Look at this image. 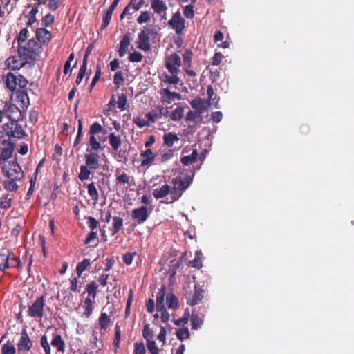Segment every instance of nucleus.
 Here are the masks:
<instances>
[{
  "label": "nucleus",
  "instance_id": "1",
  "mask_svg": "<svg viewBox=\"0 0 354 354\" xmlns=\"http://www.w3.org/2000/svg\"><path fill=\"white\" fill-rule=\"evenodd\" d=\"M41 46L34 39L27 41L25 46H18V55L22 57L24 63L30 66L34 65L35 60L39 59V50Z\"/></svg>",
  "mask_w": 354,
  "mask_h": 354
},
{
  "label": "nucleus",
  "instance_id": "2",
  "mask_svg": "<svg viewBox=\"0 0 354 354\" xmlns=\"http://www.w3.org/2000/svg\"><path fill=\"white\" fill-rule=\"evenodd\" d=\"M193 183V177L191 175H186L182 177V176H176V178H172L171 184V202L174 203L176 200L179 199L183 196V192Z\"/></svg>",
  "mask_w": 354,
  "mask_h": 354
},
{
  "label": "nucleus",
  "instance_id": "3",
  "mask_svg": "<svg viewBox=\"0 0 354 354\" xmlns=\"http://www.w3.org/2000/svg\"><path fill=\"white\" fill-rule=\"evenodd\" d=\"M15 142L10 140L6 127L3 124L0 130V165L1 161L8 160L11 158L15 151Z\"/></svg>",
  "mask_w": 354,
  "mask_h": 354
},
{
  "label": "nucleus",
  "instance_id": "4",
  "mask_svg": "<svg viewBox=\"0 0 354 354\" xmlns=\"http://www.w3.org/2000/svg\"><path fill=\"white\" fill-rule=\"evenodd\" d=\"M6 86L11 92H17L18 88L27 87L28 80L23 75L19 73H8L5 79Z\"/></svg>",
  "mask_w": 354,
  "mask_h": 354
},
{
  "label": "nucleus",
  "instance_id": "5",
  "mask_svg": "<svg viewBox=\"0 0 354 354\" xmlns=\"http://www.w3.org/2000/svg\"><path fill=\"white\" fill-rule=\"evenodd\" d=\"M23 121L6 122V130L8 131L10 140H23L28 136L21 122Z\"/></svg>",
  "mask_w": 354,
  "mask_h": 354
},
{
  "label": "nucleus",
  "instance_id": "6",
  "mask_svg": "<svg viewBox=\"0 0 354 354\" xmlns=\"http://www.w3.org/2000/svg\"><path fill=\"white\" fill-rule=\"evenodd\" d=\"M46 306L45 298L44 296L39 297L36 300L28 306V315L35 319H41L44 315V308Z\"/></svg>",
  "mask_w": 354,
  "mask_h": 354
},
{
  "label": "nucleus",
  "instance_id": "7",
  "mask_svg": "<svg viewBox=\"0 0 354 354\" xmlns=\"http://www.w3.org/2000/svg\"><path fill=\"white\" fill-rule=\"evenodd\" d=\"M1 169L2 172L8 178H13L19 180L24 178V174L19 164L17 163V159L9 162Z\"/></svg>",
  "mask_w": 354,
  "mask_h": 354
},
{
  "label": "nucleus",
  "instance_id": "8",
  "mask_svg": "<svg viewBox=\"0 0 354 354\" xmlns=\"http://www.w3.org/2000/svg\"><path fill=\"white\" fill-rule=\"evenodd\" d=\"M204 289L199 284H195L194 291L186 292L185 297L189 306H196L201 301L204 297Z\"/></svg>",
  "mask_w": 354,
  "mask_h": 354
},
{
  "label": "nucleus",
  "instance_id": "9",
  "mask_svg": "<svg viewBox=\"0 0 354 354\" xmlns=\"http://www.w3.org/2000/svg\"><path fill=\"white\" fill-rule=\"evenodd\" d=\"M181 64L180 57L176 53H172L165 57V66L169 73H179V67Z\"/></svg>",
  "mask_w": 354,
  "mask_h": 354
},
{
  "label": "nucleus",
  "instance_id": "10",
  "mask_svg": "<svg viewBox=\"0 0 354 354\" xmlns=\"http://www.w3.org/2000/svg\"><path fill=\"white\" fill-rule=\"evenodd\" d=\"M39 0H37L33 4H28L26 8L23 12V15L27 19V26H31L37 21L36 15L39 12Z\"/></svg>",
  "mask_w": 354,
  "mask_h": 354
},
{
  "label": "nucleus",
  "instance_id": "11",
  "mask_svg": "<svg viewBox=\"0 0 354 354\" xmlns=\"http://www.w3.org/2000/svg\"><path fill=\"white\" fill-rule=\"evenodd\" d=\"M6 118L8 122L23 121L24 115L19 107L11 103H6Z\"/></svg>",
  "mask_w": 354,
  "mask_h": 354
},
{
  "label": "nucleus",
  "instance_id": "12",
  "mask_svg": "<svg viewBox=\"0 0 354 354\" xmlns=\"http://www.w3.org/2000/svg\"><path fill=\"white\" fill-rule=\"evenodd\" d=\"M33 345V341L30 338L27 330L23 329L21 332L20 339L17 344L18 353H28L31 350Z\"/></svg>",
  "mask_w": 354,
  "mask_h": 354
},
{
  "label": "nucleus",
  "instance_id": "13",
  "mask_svg": "<svg viewBox=\"0 0 354 354\" xmlns=\"http://www.w3.org/2000/svg\"><path fill=\"white\" fill-rule=\"evenodd\" d=\"M185 19L181 16L180 12H176L168 21V26L178 35L183 33L185 30Z\"/></svg>",
  "mask_w": 354,
  "mask_h": 354
},
{
  "label": "nucleus",
  "instance_id": "14",
  "mask_svg": "<svg viewBox=\"0 0 354 354\" xmlns=\"http://www.w3.org/2000/svg\"><path fill=\"white\" fill-rule=\"evenodd\" d=\"M85 164L92 170H96L100 167V155L97 151L86 149V153L84 155Z\"/></svg>",
  "mask_w": 354,
  "mask_h": 354
},
{
  "label": "nucleus",
  "instance_id": "15",
  "mask_svg": "<svg viewBox=\"0 0 354 354\" xmlns=\"http://www.w3.org/2000/svg\"><path fill=\"white\" fill-rule=\"evenodd\" d=\"M148 218L149 212L147 206H141L131 211V219L135 221L138 225L145 223Z\"/></svg>",
  "mask_w": 354,
  "mask_h": 354
},
{
  "label": "nucleus",
  "instance_id": "16",
  "mask_svg": "<svg viewBox=\"0 0 354 354\" xmlns=\"http://www.w3.org/2000/svg\"><path fill=\"white\" fill-rule=\"evenodd\" d=\"M156 109H158V111H155V109H152V111H149L146 115V117L148 118V121L150 122H155L157 119L161 118L162 117L167 118L169 114L168 107L158 106Z\"/></svg>",
  "mask_w": 354,
  "mask_h": 354
},
{
  "label": "nucleus",
  "instance_id": "17",
  "mask_svg": "<svg viewBox=\"0 0 354 354\" xmlns=\"http://www.w3.org/2000/svg\"><path fill=\"white\" fill-rule=\"evenodd\" d=\"M115 183L118 185H127V187H130L132 184V181L133 178L132 176L129 175L128 173L121 171L120 169H117L115 170Z\"/></svg>",
  "mask_w": 354,
  "mask_h": 354
},
{
  "label": "nucleus",
  "instance_id": "18",
  "mask_svg": "<svg viewBox=\"0 0 354 354\" xmlns=\"http://www.w3.org/2000/svg\"><path fill=\"white\" fill-rule=\"evenodd\" d=\"M35 37L41 46L48 44L51 40V32L43 26L37 28L35 30Z\"/></svg>",
  "mask_w": 354,
  "mask_h": 354
},
{
  "label": "nucleus",
  "instance_id": "19",
  "mask_svg": "<svg viewBox=\"0 0 354 354\" xmlns=\"http://www.w3.org/2000/svg\"><path fill=\"white\" fill-rule=\"evenodd\" d=\"M6 64L8 68L12 70H18L21 68V67L26 66V64L24 63L23 58H20L19 56L12 55L8 57L6 59Z\"/></svg>",
  "mask_w": 354,
  "mask_h": 354
},
{
  "label": "nucleus",
  "instance_id": "20",
  "mask_svg": "<svg viewBox=\"0 0 354 354\" xmlns=\"http://www.w3.org/2000/svg\"><path fill=\"white\" fill-rule=\"evenodd\" d=\"M16 98L18 102L21 103L23 109H27L30 104V99L27 93V87L18 88L16 92Z\"/></svg>",
  "mask_w": 354,
  "mask_h": 354
},
{
  "label": "nucleus",
  "instance_id": "21",
  "mask_svg": "<svg viewBox=\"0 0 354 354\" xmlns=\"http://www.w3.org/2000/svg\"><path fill=\"white\" fill-rule=\"evenodd\" d=\"M138 49L144 51H149L151 49L148 32L145 30H141L138 35Z\"/></svg>",
  "mask_w": 354,
  "mask_h": 354
},
{
  "label": "nucleus",
  "instance_id": "22",
  "mask_svg": "<svg viewBox=\"0 0 354 354\" xmlns=\"http://www.w3.org/2000/svg\"><path fill=\"white\" fill-rule=\"evenodd\" d=\"M50 344L57 349L59 353H63L66 348V344L62 335L57 332L53 335Z\"/></svg>",
  "mask_w": 354,
  "mask_h": 354
},
{
  "label": "nucleus",
  "instance_id": "23",
  "mask_svg": "<svg viewBox=\"0 0 354 354\" xmlns=\"http://www.w3.org/2000/svg\"><path fill=\"white\" fill-rule=\"evenodd\" d=\"M166 296V287L163 284L156 293V310H160L165 307Z\"/></svg>",
  "mask_w": 354,
  "mask_h": 354
},
{
  "label": "nucleus",
  "instance_id": "24",
  "mask_svg": "<svg viewBox=\"0 0 354 354\" xmlns=\"http://www.w3.org/2000/svg\"><path fill=\"white\" fill-rule=\"evenodd\" d=\"M131 37L129 33L123 35L122 40L119 43L118 54L120 57H123L128 51V46L130 45Z\"/></svg>",
  "mask_w": 354,
  "mask_h": 354
},
{
  "label": "nucleus",
  "instance_id": "25",
  "mask_svg": "<svg viewBox=\"0 0 354 354\" xmlns=\"http://www.w3.org/2000/svg\"><path fill=\"white\" fill-rule=\"evenodd\" d=\"M169 194H171V187L168 184L162 185L160 188L153 189L152 192L153 197L157 199L165 198Z\"/></svg>",
  "mask_w": 354,
  "mask_h": 354
},
{
  "label": "nucleus",
  "instance_id": "26",
  "mask_svg": "<svg viewBox=\"0 0 354 354\" xmlns=\"http://www.w3.org/2000/svg\"><path fill=\"white\" fill-rule=\"evenodd\" d=\"M151 6L153 12L159 15L165 14L167 10L164 0H151Z\"/></svg>",
  "mask_w": 354,
  "mask_h": 354
},
{
  "label": "nucleus",
  "instance_id": "27",
  "mask_svg": "<svg viewBox=\"0 0 354 354\" xmlns=\"http://www.w3.org/2000/svg\"><path fill=\"white\" fill-rule=\"evenodd\" d=\"M163 93L165 95L161 97V100L164 103L170 104L175 99H180V93L171 92L169 88H164Z\"/></svg>",
  "mask_w": 354,
  "mask_h": 354
},
{
  "label": "nucleus",
  "instance_id": "28",
  "mask_svg": "<svg viewBox=\"0 0 354 354\" xmlns=\"http://www.w3.org/2000/svg\"><path fill=\"white\" fill-rule=\"evenodd\" d=\"M22 264L21 260L17 256L14 254L12 251L8 250V268H21Z\"/></svg>",
  "mask_w": 354,
  "mask_h": 354
},
{
  "label": "nucleus",
  "instance_id": "29",
  "mask_svg": "<svg viewBox=\"0 0 354 354\" xmlns=\"http://www.w3.org/2000/svg\"><path fill=\"white\" fill-rule=\"evenodd\" d=\"M190 320L192 329L198 330L200 328L201 325H203V323L204 322V316L199 315L196 314V313H195L194 310H193L192 313Z\"/></svg>",
  "mask_w": 354,
  "mask_h": 354
},
{
  "label": "nucleus",
  "instance_id": "30",
  "mask_svg": "<svg viewBox=\"0 0 354 354\" xmlns=\"http://www.w3.org/2000/svg\"><path fill=\"white\" fill-rule=\"evenodd\" d=\"M166 303L169 308L176 309L180 306L178 298L173 292L167 294Z\"/></svg>",
  "mask_w": 354,
  "mask_h": 354
},
{
  "label": "nucleus",
  "instance_id": "31",
  "mask_svg": "<svg viewBox=\"0 0 354 354\" xmlns=\"http://www.w3.org/2000/svg\"><path fill=\"white\" fill-rule=\"evenodd\" d=\"M140 156L144 158V159L141 162L142 166H146L152 164L156 157V156L153 153L152 150L150 149H148L142 151Z\"/></svg>",
  "mask_w": 354,
  "mask_h": 354
},
{
  "label": "nucleus",
  "instance_id": "32",
  "mask_svg": "<svg viewBox=\"0 0 354 354\" xmlns=\"http://www.w3.org/2000/svg\"><path fill=\"white\" fill-rule=\"evenodd\" d=\"M95 300H93L91 297H87L85 298L83 304V308L84 310L83 315L86 317H90L93 310V303Z\"/></svg>",
  "mask_w": 354,
  "mask_h": 354
},
{
  "label": "nucleus",
  "instance_id": "33",
  "mask_svg": "<svg viewBox=\"0 0 354 354\" xmlns=\"http://www.w3.org/2000/svg\"><path fill=\"white\" fill-rule=\"evenodd\" d=\"M180 138L174 132L165 133L163 136L164 144L168 147H173L176 142H178Z\"/></svg>",
  "mask_w": 354,
  "mask_h": 354
},
{
  "label": "nucleus",
  "instance_id": "34",
  "mask_svg": "<svg viewBox=\"0 0 354 354\" xmlns=\"http://www.w3.org/2000/svg\"><path fill=\"white\" fill-rule=\"evenodd\" d=\"M190 105L193 109H196L197 113H199L201 116L205 110V102L201 97L193 99L190 102Z\"/></svg>",
  "mask_w": 354,
  "mask_h": 354
},
{
  "label": "nucleus",
  "instance_id": "35",
  "mask_svg": "<svg viewBox=\"0 0 354 354\" xmlns=\"http://www.w3.org/2000/svg\"><path fill=\"white\" fill-rule=\"evenodd\" d=\"M109 142L113 151L120 149L122 140L119 136H116L115 133H111L108 136Z\"/></svg>",
  "mask_w": 354,
  "mask_h": 354
},
{
  "label": "nucleus",
  "instance_id": "36",
  "mask_svg": "<svg viewBox=\"0 0 354 354\" xmlns=\"http://www.w3.org/2000/svg\"><path fill=\"white\" fill-rule=\"evenodd\" d=\"M198 156L197 149H194L192 154L182 156L180 162L184 165H192L196 162Z\"/></svg>",
  "mask_w": 354,
  "mask_h": 354
},
{
  "label": "nucleus",
  "instance_id": "37",
  "mask_svg": "<svg viewBox=\"0 0 354 354\" xmlns=\"http://www.w3.org/2000/svg\"><path fill=\"white\" fill-rule=\"evenodd\" d=\"M65 0H39V3L46 4L50 11H56Z\"/></svg>",
  "mask_w": 354,
  "mask_h": 354
},
{
  "label": "nucleus",
  "instance_id": "38",
  "mask_svg": "<svg viewBox=\"0 0 354 354\" xmlns=\"http://www.w3.org/2000/svg\"><path fill=\"white\" fill-rule=\"evenodd\" d=\"M124 221L122 218L118 216H114L112 218V227L111 232L112 234H116L121 228L123 227Z\"/></svg>",
  "mask_w": 354,
  "mask_h": 354
},
{
  "label": "nucleus",
  "instance_id": "39",
  "mask_svg": "<svg viewBox=\"0 0 354 354\" xmlns=\"http://www.w3.org/2000/svg\"><path fill=\"white\" fill-rule=\"evenodd\" d=\"M86 291L88 294V297H90L93 299H95L98 292V286L95 281H93L87 283L86 287Z\"/></svg>",
  "mask_w": 354,
  "mask_h": 354
},
{
  "label": "nucleus",
  "instance_id": "40",
  "mask_svg": "<svg viewBox=\"0 0 354 354\" xmlns=\"http://www.w3.org/2000/svg\"><path fill=\"white\" fill-rule=\"evenodd\" d=\"M92 174V169L88 167V165H82L80 166V171L78 174V178L80 180L84 182L85 180H88L90 178V175Z\"/></svg>",
  "mask_w": 354,
  "mask_h": 354
},
{
  "label": "nucleus",
  "instance_id": "41",
  "mask_svg": "<svg viewBox=\"0 0 354 354\" xmlns=\"http://www.w3.org/2000/svg\"><path fill=\"white\" fill-rule=\"evenodd\" d=\"M201 250H196L195 253L194 259L189 261L188 266L192 268H194L196 269H200L202 268V261H201Z\"/></svg>",
  "mask_w": 354,
  "mask_h": 354
},
{
  "label": "nucleus",
  "instance_id": "42",
  "mask_svg": "<svg viewBox=\"0 0 354 354\" xmlns=\"http://www.w3.org/2000/svg\"><path fill=\"white\" fill-rule=\"evenodd\" d=\"M91 263L88 259H84L82 261V262H80L76 266V272L78 275V277H80L82 272L87 270L88 267L91 266Z\"/></svg>",
  "mask_w": 354,
  "mask_h": 354
},
{
  "label": "nucleus",
  "instance_id": "43",
  "mask_svg": "<svg viewBox=\"0 0 354 354\" xmlns=\"http://www.w3.org/2000/svg\"><path fill=\"white\" fill-rule=\"evenodd\" d=\"M87 192L90 198L95 201L99 199V193L96 189L95 183L92 182L87 185Z\"/></svg>",
  "mask_w": 354,
  "mask_h": 354
},
{
  "label": "nucleus",
  "instance_id": "44",
  "mask_svg": "<svg viewBox=\"0 0 354 354\" xmlns=\"http://www.w3.org/2000/svg\"><path fill=\"white\" fill-rule=\"evenodd\" d=\"M183 66L184 67H191L192 66V61L193 59V51L189 48H187L184 50V54L183 55Z\"/></svg>",
  "mask_w": 354,
  "mask_h": 354
},
{
  "label": "nucleus",
  "instance_id": "45",
  "mask_svg": "<svg viewBox=\"0 0 354 354\" xmlns=\"http://www.w3.org/2000/svg\"><path fill=\"white\" fill-rule=\"evenodd\" d=\"M111 322V319L107 315L106 313H101L99 318V324L101 330H106L109 324Z\"/></svg>",
  "mask_w": 354,
  "mask_h": 354
},
{
  "label": "nucleus",
  "instance_id": "46",
  "mask_svg": "<svg viewBox=\"0 0 354 354\" xmlns=\"http://www.w3.org/2000/svg\"><path fill=\"white\" fill-rule=\"evenodd\" d=\"M113 10H111V8H109L108 10H106V13L104 14L103 18H102V26H100V30L101 31L104 30V28H106V27H108L109 26V24L110 23L111 21V19L112 18V14H113Z\"/></svg>",
  "mask_w": 354,
  "mask_h": 354
},
{
  "label": "nucleus",
  "instance_id": "47",
  "mask_svg": "<svg viewBox=\"0 0 354 354\" xmlns=\"http://www.w3.org/2000/svg\"><path fill=\"white\" fill-rule=\"evenodd\" d=\"M184 113V109L182 106H177L173 110L170 115V118L172 121H180Z\"/></svg>",
  "mask_w": 354,
  "mask_h": 354
},
{
  "label": "nucleus",
  "instance_id": "48",
  "mask_svg": "<svg viewBox=\"0 0 354 354\" xmlns=\"http://www.w3.org/2000/svg\"><path fill=\"white\" fill-rule=\"evenodd\" d=\"M17 179L8 178L3 183V187L10 192H16L19 188L17 184Z\"/></svg>",
  "mask_w": 354,
  "mask_h": 354
},
{
  "label": "nucleus",
  "instance_id": "49",
  "mask_svg": "<svg viewBox=\"0 0 354 354\" xmlns=\"http://www.w3.org/2000/svg\"><path fill=\"white\" fill-rule=\"evenodd\" d=\"M16 349L15 345L10 341H7L5 344L2 346L1 354H15Z\"/></svg>",
  "mask_w": 354,
  "mask_h": 354
},
{
  "label": "nucleus",
  "instance_id": "50",
  "mask_svg": "<svg viewBox=\"0 0 354 354\" xmlns=\"http://www.w3.org/2000/svg\"><path fill=\"white\" fill-rule=\"evenodd\" d=\"M8 250L6 252L0 254V270L4 272L8 269Z\"/></svg>",
  "mask_w": 354,
  "mask_h": 354
},
{
  "label": "nucleus",
  "instance_id": "51",
  "mask_svg": "<svg viewBox=\"0 0 354 354\" xmlns=\"http://www.w3.org/2000/svg\"><path fill=\"white\" fill-rule=\"evenodd\" d=\"M40 344L43 348L45 354H51V347L46 335H43L40 339Z\"/></svg>",
  "mask_w": 354,
  "mask_h": 354
},
{
  "label": "nucleus",
  "instance_id": "52",
  "mask_svg": "<svg viewBox=\"0 0 354 354\" xmlns=\"http://www.w3.org/2000/svg\"><path fill=\"white\" fill-rule=\"evenodd\" d=\"M88 142L91 146V149H89V150L98 151L101 149V144L95 135H90Z\"/></svg>",
  "mask_w": 354,
  "mask_h": 354
},
{
  "label": "nucleus",
  "instance_id": "53",
  "mask_svg": "<svg viewBox=\"0 0 354 354\" xmlns=\"http://www.w3.org/2000/svg\"><path fill=\"white\" fill-rule=\"evenodd\" d=\"M86 70H87V64H84L82 62V64L81 65L80 69H79V73L77 75V77L75 79V84L77 85H79L82 80L84 79L85 75H86Z\"/></svg>",
  "mask_w": 354,
  "mask_h": 354
},
{
  "label": "nucleus",
  "instance_id": "54",
  "mask_svg": "<svg viewBox=\"0 0 354 354\" xmlns=\"http://www.w3.org/2000/svg\"><path fill=\"white\" fill-rule=\"evenodd\" d=\"M11 202L12 198L8 194H6L0 198V207L3 209H8L11 207Z\"/></svg>",
  "mask_w": 354,
  "mask_h": 354
},
{
  "label": "nucleus",
  "instance_id": "55",
  "mask_svg": "<svg viewBox=\"0 0 354 354\" xmlns=\"http://www.w3.org/2000/svg\"><path fill=\"white\" fill-rule=\"evenodd\" d=\"M55 21V16L51 13H47L44 17H42L41 25L43 27H48L51 26Z\"/></svg>",
  "mask_w": 354,
  "mask_h": 354
},
{
  "label": "nucleus",
  "instance_id": "56",
  "mask_svg": "<svg viewBox=\"0 0 354 354\" xmlns=\"http://www.w3.org/2000/svg\"><path fill=\"white\" fill-rule=\"evenodd\" d=\"M176 338L180 341H183L186 339L189 338V332L187 327H184L183 328H180L176 332Z\"/></svg>",
  "mask_w": 354,
  "mask_h": 354
},
{
  "label": "nucleus",
  "instance_id": "57",
  "mask_svg": "<svg viewBox=\"0 0 354 354\" xmlns=\"http://www.w3.org/2000/svg\"><path fill=\"white\" fill-rule=\"evenodd\" d=\"M101 74H102L101 66H100V64H97L96 70H95V75L91 80V84L90 86V92H91L92 90L93 89V88L95 86L97 82H98V80L100 78Z\"/></svg>",
  "mask_w": 354,
  "mask_h": 354
},
{
  "label": "nucleus",
  "instance_id": "58",
  "mask_svg": "<svg viewBox=\"0 0 354 354\" xmlns=\"http://www.w3.org/2000/svg\"><path fill=\"white\" fill-rule=\"evenodd\" d=\"M124 73L122 71H118L113 75V84L117 88H120V85L122 84L124 81Z\"/></svg>",
  "mask_w": 354,
  "mask_h": 354
},
{
  "label": "nucleus",
  "instance_id": "59",
  "mask_svg": "<svg viewBox=\"0 0 354 354\" xmlns=\"http://www.w3.org/2000/svg\"><path fill=\"white\" fill-rule=\"evenodd\" d=\"M143 55L138 51H133L129 53L128 59L132 63H138V62L142 61Z\"/></svg>",
  "mask_w": 354,
  "mask_h": 354
},
{
  "label": "nucleus",
  "instance_id": "60",
  "mask_svg": "<svg viewBox=\"0 0 354 354\" xmlns=\"http://www.w3.org/2000/svg\"><path fill=\"white\" fill-rule=\"evenodd\" d=\"M28 30H27V28H24L19 32L18 37H17L19 46H22V43L26 41V40L28 38Z\"/></svg>",
  "mask_w": 354,
  "mask_h": 354
},
{
  "label": "nucleus",
  "instance_id": "61",
  "mask_svg": "<svg viewBox=\"0 0 354 354\" xmlns=\"http://www.w3.org/2000/svg\"><path fill=\"white\" fill-rule=\"evenodd\" d=\"M103 130L102 126L98 122L92 123L89 129L90 135H96V133L101 132Z\"/></svg>",
  "mask_w": 354,
  "mask_h": 354
},
{
  "label": "nucleus",
  "instance_id": "62",
  "mask_svg": "<svg viewBox=\"0 0 354 354\" xmlns=\"http://www.w3.org/2000/svg\"><path fill=\"white\" fill-rule=\"evenodd\" d=\"M142 335L145 339L147 341V342L153 339V330L149 327V324H145L144 326V329L142 331Z\"/></svg>",
  "mask_w": 354,
  "mask_h": 354
},
{
  "label": "nucleus",
  "instance_id": "63",
  "mask_svg": "<svg viewBox=\"0 0 354 354\" xmlns=\"http://www.w3.org/2000/svg\"><path fill=\"white\" fill-rule=\"evenodd\" d=\"M194 8V4H188V6H186L183 10L184 17L188 19H192L195 14Z\"/></svg>",
  "mask_w": 354,
  "mask_h": 354
},
{
  "label": "nucleus",
  "instance_id": "64",
  "mask_svg": "<svg viewBox=\"0 0 354 354\" xmlns=\"http://www.w3.org/2000/svg\"><path fill=\"white\" fill-rule=\"evenodd\" d=\"M147 348L152 354H159L160 349L158 347L156 341L150 340L147 344Z\"/></svg>",
  "mask_w": 354,
  "mask_h": 354
}]
</instances>
